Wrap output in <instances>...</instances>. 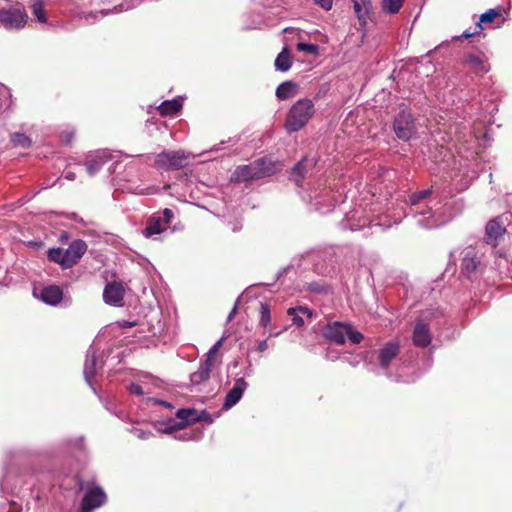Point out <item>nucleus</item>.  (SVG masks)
Returning <instances> with one entry per match:
<instances>
[{"mask_svg": "<svg viewBox=\"0 0 512 512\" xmlns=\"http://www.w3.org/2000/svg\"><path fill=\"white\" fill-rule=\"evenodd\" d=\"M277 168L273 161L267 158H259L248 165L238 166L233 174L232 180L236 182H246L271 176Z\"/></svg>", "mask_w": 512, "mask_h": 512, "instance_id": "nucleus-3", "label": "nucleus"}, {"mask_svg": "<svg viewBox=\"0 0 512 512\" xmlns=\"http://www.w3.org/2000/svg\"><path fill=\"white\" fill-rule=\"evenodd\" d=\"M312 165V162H309L307 159H302L292 168L291 177L297 186L301 185L308 171V167L310 168Z\"/></svg>", "mask_w": 512, "mask_h": 512, "instance_id": "nucleus-29", "label": "nucleus"}, {"mask_svg": "<svg viewBox=\"0 0 512 512\" xmlns=\"http://www.w3.org/2000/svg\"><path fill=\"white\" fill-rule=\"evenodd\" d=\"M176 417L180 421L175 422L174 420H169L166 427L162 430L164 433H171L176 429H183L187 425L201 420V418L197 416L195 409H179L176 412Z\"/></svg>", "mask_w": 512, "mask_h": 512, "instance_id": "nucleus-14", "label": "nucleus"}, {"mask_svg": "<svg viewBox=\"0 0 512 512\" xmlns=\"http://www.w3.org/2000/svg\"><path fill=\"white\" fill-rule=\"evenodd\" d=\"M106 494L101 487L88 489L81 501L82 512H92L94 509L101 507L106 502Z\"/></svg>", "mask_w": 512, "mask_h": 512, "instance_id": "nucleus-13", "label": "nucleus"}, {"mask_svg": "<svg viewBox=\"0 0 512 512\" xmlns=\"http://www.w3.org/2000/svg\"><path fill=\"white\" fill-rule=\"evenodd\" d=\"M331 357H333V359H334V358H337V355L331 354Z\"/></svg>", "mask_w": 512, "mask_h": 512, "instance_id": "nucleus-61", "label": "nucleus"}, {"mask_svg": "<svg viewBox=\"0 0 512 512\" xmlns=\"http://www.w3.org/2000/svg\"><path fill=\"white\" fill-rule=\"evenodd\" d=\"M280 333L281 331H269L268 337H277Z\"/></svg>", "mask_w": 512, "mask_h": 512, "instance_id": "nucleus-54", "label": "nucleus"}, {"mask_svg": "<svg viewBox=\"0 0 512 512\" xmlns=\"http://www.w3.org/2000/svg\"><path fill=\"white\" fill-rule=\"evenodd\" d=\"M308 289L312 292L325 293L327 292V286L318 282H312L309 284Z\"/></svg>", "mask_w": 512, "mask_h": 512, "instance_id": "nucleus-43", "label": "nucleus"}, {"mask_svg": "<svg viewBox=\"0 0 512 512\" xmlns=\"http://www.w3.org/2000/svg\"><path fill=\"white\" fill-rule=\"evenodd\" d=\"M182 109V102L178 98L165 100L158 106V111L162 116L173 115Z\"/></svg>", "mask_w": 512, "mask_h": 512, "instance_id": "nucleus-30", "label": "nucleus"}, {"mask_svg": "<svg viewBox=\"0 0 512 512\" xmlns=\"http://www.w3.org/2000/svg\"><path fill=\"white\" fill-rule=\"evenodd\" d=\"M382 210L381 203H368L362 199L360 202L355 203L354 207L345 214L344 219L340 222V226L342 229L351 231L362 230L366 227L388 229L401 221V214L390 212L389 208L385 212Z\"/></svg>", "mask_w": 512, "mask_h": 512, "instance_id": "nucleus-2", "label": "nucleus"}, {"mask_svg": "<svg viewBox=\"0 0 512 512\" xmlns=\"http://www.w3.org/2000/svg\"><path fill=\"white\" fill-rule=\"evenodd\" d=\"M296 49L314 56L319 55V46L317 44L299 42L296 45Z\"/></svg>", "mask_w": 512, "mask_h": 512, "instance_id": "nucleus-39", "label": "nucleus"}, {"mask_svg": "<svg viewBox=\"0 0 512 512\" xmlns=\"http://www.w3.org/2000/svg\"><path fill=\"white\" fill-rule=\"evenodd\" d=\"M73 137H74V132H72V131H64L61 134V140L65 144H69L72 141Z\"/></svg>", "mask_w": 512, "mask_h": 512, "instance_id": "nucleus-46", "label": "nucleus"}, {"mask_svg": "<svg viewBox=\"0 0 512 512\" xmlns=\"http://www.w3.org/2000/svg\"><path fill=\"white\" fill-rule=\"evenodd\" d=\"M261 24H262V21L259 20L258 22L256 23H253V24H250L247 26V28H250V29H257V28H260L261 27Z\"/></svg>", "mask_w": 512, "mask_h": 512, "instance_id": "nucleus-53", "label": "nucleus"}, {"mask_svg": "<svg viewBox=\"0 0 512 512\" xmlns=\"http://www.w3.org/2000/svg\"><path fill=\"white\" fill-rule=\"evenodd\" d=\"M10 140L15 147L29 148L32 145V140L23 133H13L10 136Z\"/></svg>", "mask_w": 512, "mask_h": 512, "instance_id": "nucleus-35", "label": "nucleus"}, {"mask_svg": "<svg viewBox=\"0 0 512 512\" xmlns=\"http://www.w3.org/2000/svg\"><path fill=\"white\" fill-rule=\"evenodd\" d=\"M331 357H333V359H334V358H337V355L331 354Z\"/></svg>", "mask_w": 512, "mask_h": 512, "instance_id": "nucleus-62", "label": "nucleus"}, {"mask_svg": "<svg viewBox=\"0 0 512 512\" xmlns=\"http://www.w3.org/2000/svg\"><path fill=\"white\" fill-rule=\"evenodd\" d=\"M399 351L400 346L397 341H388L380 349L371 353L369 363L378 364L381 369L387 370Z\"/></svg>", "mask_w": 512, "mask_h": 512, "instance_id": "nucleus-10", "label": "nucleus"}, {"mask_svg": "<svg viewBox=\"0 0 512 512\" xmlns=\"http://www.w3.org/2000/svg\"><path fill=\"white\" fill-rule=\"evenodd\" d=\"M160 216H161V222L165 223V226L168 228L170 223H171V221H172V219H173V217H174L173 211L171 209H169V208H165L161 212Z\"/></svg>", "mask_w": 512, "mask_h": 512, "instance_id": "nucleus-41", "label": "nucleus"}, {"mask_svg": "<svg viewBox=\"0 0 512 512\" xmlns=\"http://www.w3.org/2000/svg\"><path fill=\"white\" fill-rule=\"evenodd\" d=\"M412 340L415 346L425 348L430 345L432 335L428 325L419 321L415 324L413 329Z\"/></svg>", "mask_w": 512, "mask_h": 512, "instance_id": "nucleus-22", "label": "nucleus"}, {"mask_svg": "<svg viewBox=\"0 0 512 512\" xmlns=\"http://www.w3.org/2000/svg\"><path fill=\"white\" fill-rule=\"evenodd\" d=\"M238 229H239V228H238V227H236V226H235V227H233V231H234V232H235V231H237Z\"/></svg>", "mask_w": 512, "mask_h": 512, "instance_id": "nucleus-60", "label": "nucleus"}, {"mask_svg": "<svg viewBox=\"0 0 512 512\" xmlns=\"http://www.w3.org/2000/svg\"><path fill=\"white\" fill-rule=\"evenodd\" d=\"M275 70L280 72H287L292 66V57L288 48L285 46L277 55L274 62Z\"/></svg>", "mask_w": 512, "mask_h": 512, "instance_id": "nucleus-28", "label": "nucleus"}, {"mask_svg": "<svg viewBox=\"0 0 512 512\" xmlns=\"http://www.w3.org/2000/svg\"><path fill=\"white\" fill-rule=\"evenodd\" d=\"M505 232L506 229L499 218L490 220L486 225V242L494 247L497 246Z\"/></svg>", "mask_w": 512, "mask_h": 512, "instance_id": "nucleus-21", "label": "nucleus"}, {"mask_svg": "<svg viewBox=\"0 0 512 512\" xmlns=\"http://www.w3.org/2000/svg\"><path fill=\"white\" fill-rule=\"evenodd\" d=\"M213 365L209 364V360H204L200 363L197 371L190 375L192 385H200L210 378V373Z\"/></svg>", "mask_w": 512, "mask_h": 512, "instance_id": "nucleus-27", "label": "nucleus"}, {"mask_svg": "<svg viewBox=\"0 0 512 512\" xmlns=\"http://www.w3.org/2000/svg\"><path fill=\"white\" fill-rule=\"evenodd\" d=\"M262 5L268 7V6H271L272 3L268 2V1H263Z\"/></svg>", "mask_w": 512, "mask_h": 512, "instance_id": "nucleus-57", "label": "nucleus"}, {"mask_svg": "<svg viewBox=\"0 0 512 512\" xmlns=\"http://www.w3.org/2000/svg\"><path fill=\"white\" fill-rule=\"evenodd\" d=\"M134 434L139 438V439H147L150 435V432H146V431H143V430H140V429H135L134 430Z\"/></svg>", "mask_w": 512, "mask_h": 512, "instance_id": "nucleus-48", "label": "nucleus"}, {"mask_svg": "<svg viewBox=\"0 0 512 512\" xmlns=\"http://www.w3.org/2000/svg\"><path fill=\"white\" fill-rule=\"evenodd\" d=\"M33 295L50 306L58 305L63 299V291L59 286L56 285H49L42 288L39 294L36 290H34Z\"/></svg>", "mask_w": 512, "mask_h": 512, "instance_id": "nucleus-19", "label": "nucleus"}, {"mask_svg": "<svg viewBox=\"0 0 512 512\" xmlns=\"http://www.w3.org/2000/svg\"><path fill=\"white\" fill-rule=\"evenodd\" d=\"M125 290L121 283H108L103 290V300L111 306H122Z\"/></svg>", "mask_w": 512, "mask_h": 512, "instance_id": "nucleus-18", "label": "nucleus"}, {"mask_svg": "<svg viewBox=\"0 0 512 512\" xmlns=\"http://www.w3.org/2000/svg\"><path fill=\"white\" fill-rule=\"evenodd\" d=\"M271 322V312L268 304L261 302L260 303V319L259 325L263 328H267Z\"/></svg>", "mask_w": 512, "mask_h": 512, "instance_id": "nucleus-38", "label": "nucleus"}, {"mask_svg": "<svg viewBox=\"0 0 512 512\" xmlns=\"http://www.w3.org/2000/svg\"><path fill=\"white\" fill-rule=\"evenodd\" d=\"M139 0H129L121 3L120 5L115 6L112 10L101 11L102 15H107L110 13H118L122 11L131 10L139 5Z\"/></svg>", "mask_w": 512, "mask_h": 512, "instance_id": "nucleus-37", "label": "nucleus"}, {"mask_svg": "<svg viewBox=\"0 0 512 512\" xmlns=\"http://www.w3.org/2000/svg\"><path fill=\"white\" fill-rule=\"evenodd\" d=\"M500 16L499 10L495 8L488 9L482 13L479 17V21L476 23L473 31L466 30L457 39H468L474 35L479 34L483 30L482 23H491L496 17Z\"/></svg>", "mask_w": 512, "mask_h": 512, "instance_id": "nucleus-23", "label": "nucleus"}, {"mask_svg": "<svg viewBox=\"0 0 512 512\" xmlns=\"http://www.w3.org/2000/svg\"><path fill=\"white\" fill-rule=\"evenodd\" d=\"M397 381L408 382L410 380L409 379H397Z\"/></svg>", "mask_w": 512, "mask_h": 512, "instance_id": "nucleus-59", "label": "nucleus"}, {"mask_svg": "<svg viewBox=\"0 0 512 512\" xmlns=\"http://www.w3.org/2000/svg\"><path fill=\"white\" fill-rule=\"evenodd\" d=\"M393 131L399 140L410 141L417 134L415 118L408 109L400 110L393 120Z\"/></svg>", "mask_w": 512, "mask_h": 512, "instance_id": "nucleus-7", "label": "nucleus"}, {"mask_svg": "<svg viewBox=\"0 0 512 512\" xmlns=\"http://www.w3.org/2000/svg\"><path fill=\"white\" fill-rule=\"evenodd\" d=\"M128 391L132 394V395H136V396H142L144 394V391L142 389V386L137 384V383H131L128 387H127Z\"/></svg>", "mask_w": 512, "mask_h": 512, "instance_id": "nucleus-44", "label": "nucleus"}, {"mask_svg": "<svg viewBox=\"0 0 512 512\" xmlns=\"http://www.w3.org/2000/svg\"><path fill=\"white\" fill-rule=\"evenodd\" d=\"M64 177H65L67 180L73 181V180H75V178H76V174H75L74 172L67 171V172H65Z\"/></svg>", "mask_w": 512, "mask_h": 512, "instance_id": "nucleus-52", "label": "nucleus"}, {"mask_svg": "<svg viewBox=\"0 0 512 512\" xmlns=\"http://www.w3.org/2000/svg\"><path fill=\"white\" fill-rule=\"evenodd\" d=\"M167 229L165 223L161 222L160 213H156L147 221V225L143 229L142 234L146 238H153Z\"/></svg>", "mask_w": 512, "mask_h": 512, "instance_id": "nucleus-24", "label": "nucleus"}, {"mask_svg": "<svg viewBox=\"0 0 512 512\" xmlns=\"http://www.w3.org/2000/svg\"><path fill=\"white\" fill-rule=\"evenodd\" d=\"M432 195V189L412 193L405 201L404 216L413 217L422 228L433 229L450 221L464 208L462 199H451L442 205V201Z\"/></svg>", "mask_w": 512, "mask_h": 512, "instance_id": "nucleus-1", "label": "nucleus"}, {"mask_svg": "<svg viewBox=\"0 0 512 512\" xmlns=\"http://www.w3.org/2000/svg\"><path fill=\"white\" fill-rule=\"evenodd\" d=\"M323 336L337 345H343L348 338L353 344L363 340V334L353 328L349 323L335 321L328 323L323 330Z\"/></svg>", "mask_w": 512, "mask_h": 512, "instance_id": "nucleus-5", "label": "nucleus"}, {"mask_svg": "<svg viewBox=\"0 0 512 512\" xmlns=\"http://www.w3.org/2000/svg\"><path fill=\"white\" fill-rule=\"evenodd\" d=\"M48 258L50 261L61 265L66 268V254L62 248H51L48 250Z\"/></svg>", "mask_w": 512, "mask_h": 512, "instance_id": "nucleus-33", "label": "nucleus"}, {"mask_svg": "<svg viewBox=\"0 0 512 512\" xmlns=\"http://www.w3.org/2000/svg\"><path fill=\"white\" fill-rule=\"evenodd\" d=\"M313 1L326 11H329L333 6V0H313Z\"/></svg>", "mask_w": 512, "mask_h": 512, "instance_id": "nucleus-45", "label": "nucleus"}, {"mask_svg": "<svg viewBox=\"0 0 512 512\" xmlns=\"http://www.w3.org/2000/svg\"><path fill=\"white\" fill-rule=\"evenodd\" d=\"M328 91V87L323 85L319 91L316 93L315 98L320 99L326 92Z\"/></svg>", "mask_w": 512, "mask_h": 512, "instance_id": "nucleus-50", "label": "nucleus"}, {"mask_svg": "<svg viewBox=\"0 0 512 512\" xmlns=\"http://www.w3.org/2000/svg\"><path fill=\"white\" fill-rule=\"evenodd\" d=\"M12 105V95L8 87L0 83V110H7Z\"/></svg>", "mask_w": 512, "mask_h": 512, "instance_id": "nucleus-36", "label": "nucleus"}, {"mask_svg": "<svg viewBox=\"0 0 512 512\" xmlns=\"http://www.w3.org/2000/svg\"><path fill=\"white\" fill-rule=\"evenodd\" d=\"M179 439H181V440H190V439H192V437L190 435H188L187 433H185V434L181 435L179 437Z\"/></svg>", "mask_w": 512, "mask_h": 512, "instance_id": "nucleus-55", "label": "nucleus"}, {"mask_svg": "<svg viewBox=\"0 0 512 512\" xmlns=\"http://www.w3.org/2000/svg\"><path fill=\"white\" fill-rule=\"evenodd\" d=\"M223 339L218 340L207 352L205 360H209V364L214 365L215 356L222 345Z\"/></svg>", "mask_w": 512, "mask_h": 512, "instance_id": "nucleus-40", "label": "nucleus"}, {"mask_svg": "<svg viewBox=\"0 0 512 512\" xmlns=\"http://www.w3.org/2000/svg\"><path fill=\"white\" fill-rule=\"evenodd\" d=\"M116 416L118 418H122L124 416V412L123 411H120L119 413H116Z\"/></svg>", "mask_w": 512, "mask_h": 512, "instance_id": "nucleus-58", "label": "nucleus"}, {"mask_svg": "<svg viewBox=\"0 0 512 512\" xmlns=\"http://www.w3.org/2000/svg\"><path fill=\"white\" fill-rule=\"evenodd\" d=\"M247 387L248 383L243 377L237 378L233 384V387L227 392L222 408L224 410H229L235 406L242 398Z\"/></svg>", "mask_w": 512, "mask_h": 512, "instance_id": "nucleus-16", "label": "nucleus"}, {"mask_svg": "<svg viewBox=\"0 0 512 512\" xmlns=\"http://www.w3.org/2000/svg\"><path fill=\"white\" fill-rule=\"evenodd\" d=\"M119 326L121 328H132V327L136 326V322L135 321H126V320H124V321L119 323Z\"/></svg>", "mask_w": 512, "mask_h": 512, "instance_id": "nucleus-49", "label": "nucleus"}, {"mask_svg": "<svg viewBox=\"0 0 512 512\" xmlns=\"http://www.w3.org/2000/svg\"><path fill=\"white\" fill-rule=\"evenodd\" d=\"M302 198L308 201L314 210L325 214L332 211L337 200L332 195V191L329 187L319 185L317 188H313L307 191Z\"/></svg>", "mask_w": 512, "mask_h": 512, "instance_id": "nucleus-6", "label": "nucleus"}, {"mask_svg": "<svg viewBox=\"0 0 512 512\" xmlns=\"http://www.w3.org/2000/svg\"><path fill=\"white\" fill-rule=\"evenodd\" d=\"M237 308H238V300L236 301L233 309L231 310V312L228 315V318H227L228 321H230L234 317V315L236 314Z\"/></svg>", "mask_w": 512, "mask_h": 512, "instance_id": "nucleus-51", "label": "nucleus"}, {"mask_svg": "<svg viewBox=\"0 0 512 512\" xmlns=\"http://www.w3.org/2000/svg\"><path fill=\"white\" fill-rule=\"evenodd\" d=\"M98 349L92 344L87 352L86 359L84 362L83 375L86 383L96 393V389L93 386V379L97 375L98 371L103 368L105 361L103 357L97 355Z\"/></svg>", "mask_w": 512, "mask_h": 512, "instance_id": "nucleus-11", "label": "nucleus"}, {"mask_svg": "<svg viewBox=\"0 0 512 512\" xmlns=\"http://www.w3.org/2000/svg\"><path fill=\"white\" fill-rule=\"evenodd\" d=\"M27 20L28 15L23 9L0 7V23L6 30H20Z\"/></svg>", "mask_w": 512, "mask_h": 512, "instance_id": "nucleus-12", "label": "nucleus"}, {"mask_svg": "<svg viewBox=\"0 0 512 512\" xmlns=\"http://www.w3.org/2000/svg\"><path fill=\"white\" fill-rule=\"evenodd\" d=\"M404 0H382L381 8L383 12L388 14H396L403 6Z\"/></svg>", "mask_w": 512, "mask_h": 512, "instance_id": "nucleus-34", "label": "nucleus"}, {"mask_svg": "<svg viewBox=\"0 0 512 512\" xmlns=\"http://www.w3.org/2000/svg\"><path fill=\"white\" fill-rule=\"evenodd\" d=\"M287 314L296 327H302L305 324L304 318H311L313 311L306 306H297L289 308Z\"/></svg>", "mask_w": 512, "mask_h": 512, "instance_id": "nucleus-26", "label": "nucleus"}, {"mask_svg": "<svg viewBox=\"0 0 512 512\" xmlns=\"http://www.w3.org/2000/svg\"><path fill=\"white\" fill-rule=\"evenodd\" d=\"M463 63L477 74H485L490 70V66L485 59L474 54H468Z\"/></svg>", "mask_w": 512, "mask_h": 512, "instance_id": "nucleus-25", "label": "nucleus"}, {"mask_svg": "<svg viewBox=\"0 0 512 512\" xmlns=\"http://www.w3.org/2000/svg\"><path fill=\"white\" fill-rule=\"evenodd\" d=\"M268 349V342L267 340H262L258 343L256 350L260 353L265 352Z\"/></svg>", "mask_w": 512, "mask_h": 512, "instance_id": "nucleus-47", "label": "nucleus"}, {"mask_svg": "<svg viewBox=\"0 0 512 512\" xmlns=\"http://www.w3.org/2000/svg\"><path fill=\"white\" fill-rule=\"evenodd\" d=\"M354 13L359 21L361 29L365 30L373 17L372 0H351Z\"/></svg>", "mask_w": 512, "mask_h": 512, "instance_id": "nucleus-17", "label": "nucleus"}, {"mask_svg": "<svg viewBox=\"0 0 512 512\" xmlns=\"http://www.w3.org/2000/svg\"><path fill=\"white\" fill-rule=\"evenodd\" d=\"M31 9H32L33 15L36 17V19L40 23L47 22V16H46L43 0H32Z\"/></svg>", "mask_w": 512, "mask_h": 512, "instance_id": "nucleus-32", "label": "nucleus"}, {"mask_svg": "<svg viewBox=\"0 0 512 512\" xmlns=\"http://www.w3.org/2000/svg\"><path fill=\"white\" fill-rule=\"evenodd\" d=\"M155 401H156L157 403H159V404H162V405L166 406V407H172V405H171L170 403H167V402H165V401H160V400H159V401H158V400H155Z\"/></svg>", "mask_w": 512, "mask_h": 512, "instance_id": "nucleus-56", "label": "nucleus"}, {"mask_svg": "<svg viewBox=\"0 0 512 512\" xmlns=\"http://www.w3.org/2000/svg\"><path fill=\"white\" fill-rule=\"evenodd\" d=\"M67 446L69 448H76V449H83L84 448V438L83 437H78V438H75V439H71L67 442Z\"/></svg>", "mask_w": 512, "mask_h": 512, "instance_id": "nucleus-42", "label": "nucleus"}, {"mask_svg": "<svg viewBox=\"0 0 512 512\" xmlns=\"http://www.w3.org/2000/svg\"><path fill=\"white\" fill-rule=\"evenodd\" d=\"M155 165L164 170L181 169L188 164V155L182 151H162L154 160Z\"/></svg>", "mask_w": 512, "mask_h": 512, "instance_id": "nucleus-9", "label": "nucleus"}, {"mask_svg": "<svg viewBox=\"0 0 512 512\" xmlns=\"http://www.w3.org/2000/svg\"><path fill=\"white\" fill-rule=\"evenodd\" d=\"M297 89V84L293 81H284L276 88V97L279 100L292 98Z\"/></svg>", "mask_w": 512, "mask_h": 512, "instance_id": "nucleus-31", "label": "nucleus"}, {"mask_svg": "<svg viewBox=\"0 0 512 512\" xmlns=\"http://www.w3.org/2000/svg\"><path fill=\"white\" fill-rule=\"evenodd\" d=\"M314 113L315 109L312 100L307 98L298 100L292 105L287 114L285 122L286 130L289 133L298 132L308 123Z\"/></svg>", "mask_w": 512, "mask_h": 512, "instance_id": "nucleus-4", "label": "nucleus"}, {"mask_svg": "<svg viewBox=\"0 0 512 512\" xmlns=\"http://www.w3.org/2000/svg\"><path fill=\"white\" fill-rule=\"evenodd\" d=\"M110 160H112V154L108 150H98L90 153L85 160L87 173L90 176L95 175Z\"/></svg>", "mask_w": 512, "mask_h": 512, "instance_id": "nucleus-15", "label": "nucleus"}, {"mask_svg": "<svg viewBox=\"0 0 512 512\" xmlns=\"http://www.w3.org/2000/svg\"><path fill=\"white\" fill-rule=\"evenodd\" d=\"M461 272L470 278L480 272L484 265L482 263V254L476 247L467 246L461 251Z\"/></svg>", "mask_w": 512, "mask_h": 512, "instance_id": "nucleus-8", "label": "nucleus"}, {"mask_svg": "<svg viewBox=\"0 0 512 512\" xmlns=\"http://www.w3.org/2000/svg\"><path fill=\"white\" fill-rule=\"evenodd\" d=\"M87 250V244L85 241L81 239L74 240L70 243L67 249H65L66 254V268H70L75 265L81 257L85 254Z\"/></svg>", "mask_w": 512, "mask_h": 512, "instance_id": "nucleus-20", "label": "nucleus"}]
</instances>
